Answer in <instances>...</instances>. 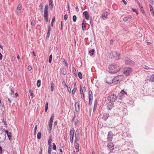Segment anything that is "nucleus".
I'll list each match as a JSON object with an SVG mask.
<instances>
[{
  "mask_svg": "<svg viewBox=\"0 0 154 154\" xmlns=\"http://www.w3.org/2000/svg\"><path fill=\"white\" fill-rule=\"evenodd\" d=\"M108 72L111 73H115L117 72L120 70L119 68H117L116 65L111 64L108 67Z\"/></svg>",
  "mask_w": 154,
  "mask_h": 154,
  "instance_id": "nucleus-1",
  "label": "nucleus"
},
{
  "mask_svg": "<svg viewBox=\"0 0 154 154\" xmlns=\"http://www.w3.org/2000/svg\"><path fill=\"white\" fill-rule=\"evenodd\" d=\"M123 78V75H119L115 76L110 82L106 81V83L109 84H111L113 83L115 84H116L119 81Z\"/></svg>",
  "mask_w": 154,
  "mask_h": 154,
  "instance_id": "nucleus-2",
  "label": "nucleus"
},
{
  "mask_svg": "<svg viewBox=\"0 0 154 154\" xmlns=\"http://www.w3.org/2000/svg\"><path fill=\"white\" fill-rule=\"evenodd\" d=\"M48 5L47 4L45 5V10L44 13V16L45 20L46 22H48Z\"/></svg>",
  "mask_w": 154,
  "mask_h": 154,
  "instance_id": "nucleus-3",
  "label": "nucleus"
},
{
  "mask_svg": "<svg viewBox=\"0 0 154 154\" xmlns=\"http://www.w3.org/2000/svg\"><path fill=\"white\" fill-rule=\"evenodd\" d=\"M4 131V129H0V142H3L5 140L6 135Z\"/></svg>",
  "mask_w": 154,
  "mask_h": 154,
  "instance_id": "nucleus-4",
  "label": "nucleus"
},
{
  "mask_svg": "<svg viewBox=\"0 0 154 154\" xmlns=\"http://www.w3.org/2000/svg\"><path fill=\"white\" fill-rule=\"evenodd\" d=\"M112 57L111 58H114L117 60H119L120 58V54L119 52H117L116 51L112 52Z\"/></svg>",
  "mask_w": 154,
  "mask_h": 154,
  "instance_id": "nucleus-5",
  "label": "nucleus"
},
{
  "mask_svg": "<svg viewBox=\"0 0 154 154\" xmlns=\"http://www.w3.org/2000/svg\"><path fill=\"white\" fill-rule=\"evenodd\" d=\"M54 115L53 114L51 116L49 122V132H51V131L53 123V122L54 118Z\"/></svg>",
  "mask_w": 154,
  "mask_h": 154,
  "instance_id": "nucleus-6",
  "label": "nucleus"
},
{
  "mask_svg": "<svg viewBox=\"0 0 154 154\" xmlns=\"http://www.w3.org/2000/svg\"><path fill=\"white\" fill-rule=\"evenodd\" d=\"M108 100L109 102H114L117 99V97L115 94H112L108 97Z\"/></svg>",
  "mask_w": 154,
  "mask_h": 154,
  "instance_id": "nucleus-7",
  "label": "nucleus"
},
{
  "mask_svg": "<svg viewBox=\"0 0 154 154\" xmlns=\"http://www.w3.org/2000/svg\"><path fill=\"white\" fill-rule=\"evenodd\" d=\"M125 63L126 64L131 65H134L135 64L134 61L131 60L128 58H126L125 60Z\"/></svg>",
  "mask_w": 154,
  "mask_h": 154,
  "instance_id": "nucleus-8",
  "label": "nucleus"
},
{
  "mask_svg": "<svg viewBox=\"0 0 154 154\" xmlns=\"http://www.w3.org/2000/svg\"><path fill=\"white\" fill-rule=\"evenodd\" d=\"M132 69L130 67L125 68L124 70V73L126 75H128L131 72Z\"/></svg>",
  "mask_w": 154,
  "mask_h": 154,
  "instance_id": "nucleus-9",
  "label": "nucleus"
},
{
  "mask_svg": "<svg viewBox=\"0 0 154 154\" xmlns=\"http://www.w3.org/2000/svg\"><path fill=\"white\" fill-rule=\"evenodd\" d=\"M80 89L81 97L82 99L84 100V94L83 92V89L82 88L81 85H80Z\"/></svg>",
  "mask_w": 154,
  "mask_h": 154,
  "instance_id": "nucleus-10",
  "label": "nucleus"
},
{
  "mask_svg": "<svg viewBox=\"0 0 154 154\" xmlns=\"http://www.w3.org/2000/svg\"><path fill=\"white\" fill-rule=\"evenodd\" d=\"M75 111L76 112H79V103L78 102H76L75 104Z\"/></svg>",
  "mask_w": 154,
  "mask_h": 154,
  "instance_id": "nucleus-11",
  "label": "nucleus"
},
{
  "mask_svg": "<svg viewBox=\"0 0 154 154\" xmlns=\"http://www.w3.org/2000/svg\"><path fill=\"white\" fill-rule=\"evenodd\" d=\"M107 147L111 151H112L114 149V146L113 144L111 143H109L107 145Z\"/></svg>",
  "mask_w": 154,
  "mask_h": 154,
  "instance_id": "nucleus-12",
  "label": "nucleus"
},
{
  "mask_svg": "<svg viewBox=\"0 0 154 154\" xmlns=\"http://www.w3.org/2000/svg\"><path fill=\"white\" fill-rule=\"evenodd\" d=\"M113 134L111 132H109L107 135V139L108 140H111L113 138Z\"/></svg>",
  "mask_w": 154,
  "mask_h": 154,
  "instance_id": "nucleus-13",
  "label": "nucleus"
},
{
  "mask_svg": "<svg viewBox=\"0 0 154 154\" xmlns=\"http://www.w3.org/2000/svg\"><path fill=\"white\" fill-rule=\"evenodd\" d=\"M113 106V104L111 102H109L107 106V109L108 110H111Z\"/></svg>",
  "mask_w": 154,
  "mask_h": 154,
  "instance_id": "nucleus-14",
  "label": "nucleus"
},
{
  "mask_svg": "<svg viewBox=\"0 0 154 154\" xmlns=\"http://www.w3.org/2000/svg\"><path fill=\"white\" fill-rule=\"evenodd\" d=\"M4 133H5V134L6 133L9 139L10 140L11 137V132H9L8 130H4Z\"/></svg>",
  "mask_w": 154,
  "mask_h": 154,
  "instance_id": "nucleus-15",
  "label": "nucleus"
},
{
  "mask_svg": "<svg viewBox=\"0 0 154 154\" xmlns=\"http://www.w3.org/2000/svg\"><path fill=\"white\" fill-rule=\"evenodd\" d=\"M83 15L85 16L86 19H88L89 18V14L87 11H85L83 13Z\"/></svg>",
  "mask_w": 154,
  "mask_h": 154,
  "instance_id": "nucleus-16",
  "label": "nucleus"
},
{
  "mask_svg": "<svg viewBox=\"0 0 154 154\" xmlns=\"http://www.w3.org/2000/svg\"><path fill=\"white\" fill-rule=\"evenodd\" d=\"M89 98V104L91 105L93 100V94H88Z\"/></svg>",
  "mask_w": 154,
  "mask_h": 154,
  "instance_id": "nucleus-17",
  "label": "nucleus"
},
{
  "mask_svg": "<svg viewBox=\"0 0 154 154\" xmlns=\"http://www.w3.org/2000/svg\"><path fill=\"white\" fill-rule=\"evenodd\" d=\"M74 130L73 129V130H71L70 131V138H73L74 136Z\"/></svg>",
  "mask_w": 154,
  "mask_h": 154,
  "instance_id": "nucleus-18",
  "label": "nucleus"
},
{
  "mask_svg": "<svg viewBox=\"0 0 154 154\" xmlns=\"http://www.w3.org/2000/svg\"><path fill=\"white\" fill-rule=\"evenodd\" d=\"M109 114L107 113H105L103 114V119L105 120H106L109 117Z\"/></svg>",
  "mask_w": 154,
  "mask_h": 154,
  "instance_id": "nucleus-19",
  "label": "nucleus"
},
{
  "mask_svg": "<svg viewBox=\"0 0 154 154\" xmlns=\"http://www.w3.org/2000/svg\"><path fill=\"white\" fill-rule=\"evenodd\" d=\"M10 90L11 91V95H13L14 93V88L12 87V86H11L10 87Z\"/></svg>",
  "mask_w": 154,
  "mask_h": 154,
  "instance_id": "nucleus-20",
  "label": "nucleus"
},
{
  "mask_svg": "<svg viewBox=\"0 0 154 154\" xmlns=\"http://www.w3.org/2000/svg\"><path fill=\"white\" fill-rule=\"evenodd\" d=\"M52 137L51 136H50L49 137L48 141V144L49 145V146H50L51 147V142L52 141Z\"/></svg>",
  "mask_w": 154,
  "mask_h": 154,
  "instance_id": "nucleus-21",
  "label": "nucleus"
},
{
  "mask_svg": "<svg viewBox=\"0 0 154 154\" xmlns=\"http://www.w3.org/2000/svg\"><path fill=\"white\" fill-rule=\"evenodd\" d=\"M61 72L64 75H65L66 74V70L65 68H63L61 70Z\"/></svg>",
  "mask_w": 154,
  "mask_h": 154,
  "instance_id": "nucleus-22",
  "label": "nucleus"
},
{
  "mask_svg": "<svg viewBox=\"0 0 154 154\" xmlns=\"http://www.w3.org/2000/svg\"><path fill=\"white\" fill-rule=\"evenodd\" d=\"M151 82H154V74H152L150 77L149 81Z\"/></svg>",
  "mask_w": 154,
  "mask_h": 154,
  "instance_id": "nucleus-23",
  "label": "nucleus"
},
{
  "mask_svg": "<svg viewBox=\"0 0 154 154\" xmlns=\"http://www.w3.org/2000/svg\"><path fill=\"white\" fill-rule=\"evenodd\" d=\"M42 133L40 132H38L37 135V137L38 139H40L41 138Z\"/></svg>",
  "mask_w": 154,
  "mask_h": 154,
  "instance_id": "nucleus-24",
  "label": "nucleus"
},
{
  "mask_svg": "<svg viewBox=\"0 0 154 154\" xmlns=\"http://www.w3.org/2000/svg\"><path fill=\"white\" fill-rule=\"evenodd\" d=\"M54 83L53 82H51V91H53L54 89Z\"/></svg>",
  "mask_w": 154,
  "mask_h": 154,
  "instance_id": "nucleus-25",
  "label": "nucleus"
},
{
  "mask_svg": "<svg viewBox=\"0 0 154 154\" xmlns=\"http://www.w3.org/2000/svg\"><path fill=\"white\" fill-rule=\"evenodd\" d=\"M73 73L74 75L76 76L77 75L75 69L74 67H72Z\"/></svg>",
  "mask_w": 154,
  "mask_h": 154,
  "instance_id": "nucleus-26",
  "label": "nucleus"
},
{
  "mask_svg": "<svg viewBox=\"0 0 154 154\" xmlns=\"http://www.w3.org/2000/svg\"><path fill=\"white\" fill-rule=\"evenodd\" d=\"M41 85V81L40 80H38L37 82V85L38 87H39Z\"/></svg>",
  "mask_w": 154,
  "mask_h": 154,
  "instance_id": "nucleus-27",
  "label": "nucleus"
},
{
  "mask_svg": "<svg viewBox=\"0 0 154 154\" xmlns=\"http://www.w3.org/2000/svg\"><path fill=\"white\" fill-rule=\"evenodd\" d=\"M43 6L42 5V4H40L39 5V10L41 12H43Z\"/></svg>",
  "mask_w": 154,
  "mask_h": 154,
  "instance_id": "nucleus-28",
  "label": "nucleus"
},
{
  "mask_svg": "<svg viewBox=\"0 0 154 154\" xmlns=\"http://www.w3.org/2000/svg\"><path fill=\"white\" fill-rule=\"evenodd\" d=\"M94 50L93 49H92L91 50H90L89 51V53H90V55L91 56H92L94 54Z\"/></svg>",
  "mask_w": 154,
  "mask_h": 154,
  "instance_id": "nucleus-29",
  "label": "nucleus"
},
{
  "mask_svg": "<svg viewBox=\"0 0 154 154\" xmlns=\"http://www.w3.org/2000/svg\"><path fill=\"white\" fill-rule=\"evenodd\" d=\"M78 75L79 77V78L80 79H82V75L81 72H79Z\"/></svg>",
  "mask_w": 154,
  "mask_h": 154,
  "instance_id": "nucleus-30",
  "label": "nucleus"
},
{
  "mask_svg": "<svg viewBox=\"0 0 154 154\" xmlns=\"http://www.w3.org/2000/svg\"><path fill=\"white\" fill-rule=\"evenodd\" d=\"M137 4L138 5L139 7V8H140L141 10H142L143 9V7L142 6V5H141L140 3L138 1L137 2Z\"/></svg>",
  "mask_w": 154,
  "mask_h": 154,
  "instance_id": "nucleus-31",
  "label": "nucleus"
},
{
  "mask_svg": "<svg viewBox=\"0 0 154 154\" xmlns=\"http://www.w3.org/2000/svg\"><path fill=\"white\" fill-rule=\"evenodd\" d=\"M52 58V55H51L49 57V60H48V62H49V63H51Z\"/></svg>",
  "mask_w": 154,
  "mask_h": 154,
  "instance_id": "nucleus-32",
  "label": "nucleus"
},
{
  "mask_svg": "<svg viewBox=\"0 0 154 154\" xmlns=\"http://www.w3.org/2000/svg\"><path fill=\"white\" fill-rule=\"evenodd\" d=\"M55 17L54 16L53 17L51 23V25L52 26H53L54 22L55 21Z\"/></svg>",
  "mask_w": 154,
  "mask_h": 154,
  "instance_id": "nucleus-33",
  "label": "nucleus"
},
{
  "mask_svg": "<svg viewBox=\"0 0 154 154\" xmlns=\"http://www.w3.org/2000/svg\"><path fill=\"white\" fill-rule=\"evenodd\" d=\"M76 87H75L73 89L72 91V94H74L76 90H77Z\"/></svg>",
  "mask_w": 154,
  "mask_h": 154,
  "instance_id": "nucleus-34",
  "label": "nucleus"
},
{
  "mask_svg": "<svg viewBox=\"0 0 154 154\" xmlns=\"http://www.w3.org/2000/svg\"><path fill=\"white\" fill-rule=\"evenodd\" d=\"M72 20L74 22L76 21L77 20V17L75 15H74L73 16Z\"/></svg>",
  "mask_w": 154,
  "mask_h": 154,
  "instance_id": "nucleus-35",
  "label": "nucleus"
},
{
  "mask_svg": "<svg viewBox=\"0 0 154 154\" xmlns=\"http://www.w3.org/2000/svg\"><path fill=\"white\" fill-rule=\"evenodd\" d=\"M22 9V5H19L17 8V10H21Z\"/></svg>",
  "mask_w": 154,
  "mask_h": 154,
  "instance_id": "nucleus-36",
  "label": "nucleus"
},
{
  "mask_svg": "<svg viewBox=\"0 0 154 154\" xmlns=\"http://www.w3.org/2000/svg\"><path fill=\"white\" fill-rule=\"evenodd\" d=\"M51 147H50V146H49V147L48 148V154H51Z\"/></svg>",
  "mask_w": 154,
  "mask_h": 154,
  "instance_id": "nucleus-37",
  "label": "nucleus"
},
{
  "mask_svg": "<svg viewBox=\"0 0 154 154\" xmlns=\"http://www.w3.org/2000/svg\"><path fill=\"white\" fill-rule=\"evenodd\" d=\"M29 92L30 93V96L32 97V98L34 97V95L32 92V91L31 90H30L29 91Z\"/></svg>",
  "mask_w": 154,
  "mask_h": 154,
  "instance_id": "nucleus-38",
  "label": "nucleus"
},
{
  "mask_svg": "<svg viewBox=\"0 0 154 154\" xmlns=\"http://www.w3.org/2000/svg\"><path fill=\"white\" fill-rule=\"evenodd\" d=\"M142 67L143 68L146 69H149V67L145 65H143L142 66Z\"/></svg>",
  "mask_w": 154,
  "mask_h": 154,
  "instance_id": "nucleus-39",
  "label": "nucleus"
},
{
  "mask_svg": "<svg viewBox=\"0 0 154 154\" xmlns=\"http://www.w3.org/2000/svg\"><path fill=\"white\" fill-rule=\"evenodd\" d=\"M132 11L134 12H135L137 14H139L138 12V11H137L135 9H134V8H132Z\"/></svg>",
  "mask_w": 154,
  "mask_h": 154,
  "instance_id": "nucleus-40",
  "label": "nucleus"
},
{
  "mask_svg": "<svg viewBox=\"0 0 154 154\" xmlns=\"http://www.w3.org/2000/svg\"><path fill=\"white\" fill-rule=\"evenodd\" d=\"M120 94L121 95L123 94L124 95V94H126V93L123 90H122L121 91L120 93Z\"/></svg>",
  "mask_w": 154,
  "mask_h": 154,
  "instance_id": "nucleus-41",
  "label": "nucleus"
},
{
  "mask_svg": "<svg viewBox=\"0 0 154 154\" xmlns=\"http://www.w3.org/2000/svg\"><path fill=\"white\" fill-rule=\"evenodd\" d=\"M63 62L64 63V64H65V65L67 67V68L68 67V64H67V62L65 60V59H63Z\"/></svg>",
  "mask_w": 154,
  "mask_h": 154,
  "instance_id": "nucleus-42",
  "label": "nucleus"
},
{
  "mask_svg": "<svg viewBox=\"0 0 154 154\" xmlns=\"http://www.w3.org/2000/svg\"><path fill=\"white\" fill-rule=\"evenodd\" d=\"M97 107V104H96L95 103L94 105V107L93 111H94L96 109Z\"/></svg>",
  "mask_w": 154,
  "mask_h": 154,
  "instance_id": "nucleus-43",
  "label": "nucleus"
},
{
  "mask_svg": "<svg viewBox=\"0 0 154 154\" xmlns=\"http://www.w3.org/2000/svg\"><path fill=\"white\" fill-rule=\"evenodd\" d=\"M53 149H54V150L56 149V145H55V143H53Z\"/></svg>",
  "mask_w": 154,
  "mask_h": 154,
  "instance_id": "nucleus-44",
  "label": "nucleus"
},
{
  "mask_svg": "<svg viewBox=\"0 0 154 154\" xmlns=\"http://www.w3.org/2000/svg\"><path fill=\"white\" fill-rule=\"evenodd\" d=\"M149 8H150V12H152V11H153V8H152V5H151L149 4Z\"/></svg>",
  "mask_w": 154,
  "mask_h": 154,
  "instance_id": "nucleus-45",
  "label": "nucleus"
},
{
  "mask_svg": "<svg viewBox=\"0 0 154 154\" xmlns=\"http://www.w3.org/2000/svg\"><path fill=\"white\" fill-rule=\"evenodd\" d=\"M68 17V15L67 14H66L64 15V19L65 20H66L67 19Z\"/></svg>",
  "mask_w": 154,
  "mask_h": 154,
  "instance_id": "nucleus-46",
  "label": "nucleus"
},
{
  "mask_svg": "<svg viewBox=\"0 0 154 154\" xmlns=\"http://www.w3.org/2000/svg\"><path fill=\"white\" fill-rule=\"evenodd\" d=\"M32 69V67L31 66L29 65L28 67V69L29 71H30Z\"/></svg>",
  "mask_w": 154,
  "mask_h": 154,
  "instance_id": "nucleus-47",
  "label": "nucleus"
},
{
  "mask_svg": "<svg viewBox=\"0 0 154 154\" xmlns=\"http://www.w3.org/2000/svg\"><path fill=\"white\" fill-rule=\"evenodd\" d=\"M101 18H102V19H104L106 17V16L105 15V14H103L102 16H101Z\"/></svg>",
  "mask_w": 154,
  "mask_h": 154,
  "instance_id": "nucleus-48",
  "label": "nucleus"
},
{
  "mask_svg": "<svg viewBox=\"0 0 154 154\" xmlns=\"http://www.w3.org/2000/svg\"><path fill=\"white\" fill-rule=\"evenodd\" d=\"M49 5L50 6V9L52 10L53 8V4H49Z\"/></svg>",
  "mask_w": 154,
  "mask_h": 154,
  "instance_id": "nucleus-49",
  "label": "nucleus"
},
{
  "mask_svg": "<svg viewBox=\"0 0 154 154\" xmlns=\"http://www.w3.org/2000/svg\"><path fill=\"white\" fill-rule=\"evenodd\" d=\"M51 26L50 25H49L48 26V32H50L51 31Z\"/></svg>",
  "mask_w": 154,
  "mask_h": 154,
  "instance_id": "nucleus-50",
  "label": "nucleus"
},
{
  "mask_svg": "<svg viewBox=\"0 0 154 154\" xmlns=\"http://www.w3.org/2000/svg\"><path fill=\"white\" fill-rule=\"evenodd\" d=\"M50 32H47V35H46V38H48L49 37V36L50 35Z\"/></svg>",
  "mask_w": 154,
  "mask_h": 154,
  "instance_id": "nucleus-51",
  "label": "nucleus"
},
{
  "mask_svg": "<svg viewBox=\"0 0 154 154\" xmlns=\"http://www.w3.org/2000/svg\"><path fill=\"white\" fill-rule=\"evenodd\" d=\"M35 24V22L34 20H32L31 22V24L32 25L34 26Z\"/></svg>",
  "mask_w": 154,
  "mask_h": 154,
  "instance_id": "nucleus-52",
  "label": "nucleus"
},
{
  "mask_svg": "<svg viewBox=\"0 0 154 154\" xmlns=\"http://www.w3.org/2000/svg\"><path fill=\"white\" fill-rule=\"evenodd\" d=\"M42 147H41L40 148V151L39 152V154H42Z\"/></svg>",
  "mask_w": 154,
  "mask_h": 154,
  "instance_id": "nucleus-53",
  "label": "nucleus"
},
{
  "mask_svg": "<svg viewBox=\"0 0 154 154\" xmlns=\"http://www.w3.org/2000/svg\"><path fill=\"white\" fill-rule=\"evenodd\" d=\"M86 23V21L84 19H83V20H82V24H85V25Z\"/></svg>",
  "mask_w": 154,
  "mask_h": 154,
  "instance_id": "nucleus-54",
  "label": "nucleus"
},
{
  "mask_svg": "<svg viewBox=\"0 0 154 154\" xmlns=\"http://www.w3.org/2000/svg\"><path fill=\"white\" fill-rule=\"evenodd\" d=\"M85 27V24H82V29L83 30H84V31L85 30V29H84V28Z\"/></svg>",
  "mask_w": 154,
  "mask_h": 154,
  "instance_id": "nucleus-55",
  "label": "nucleus"
},
{
  "mask_svg": "<svg viewBox=\"0 0 154 154\" xmlns=\"http://www.w3.org/2000/svg\"><path fill=\"white\" fill-rule=\"evenodd\" d=\"M123 20L124 21L126 22L128 20V19L126 17L123 18Z\"/></svg>",
  "mask_w": 154,
  "mask_h": 154,
  "instance_id": "nucleus-56",
  "label": "nucleus"
},
{
  "mask_svg": "<svg viewBox=\"0 0 154 154\" xmlns=\"http://www.w3.org/2000/svg\"><path fill=\"white\" fill-rule=\"evenodd\" d=\"M67 90L69 92L71 93V88L70 87H68V88H67Z\"/></svg>",
  "mask_w": 154,
  "mask_h": 154,
  "instance_id": "nucleus-57",
  "label": "nucleus"
},
{
  "mask_svg": "<svg viewBox=\"0 0 154 154\" xmlns=\"http://www.w3.org/2000/svg\"><path fill=\"white\" fill-rule=\"evenodd\" d=\"M77 145H78L77 147V148H76V152H78L79 151V144L78 143L77 144Z\"/></svg>",
  "mask_w": 154,
  "mask_h": 154,
  "instance_id": "nucleus-58",
  "label": "nucleus"
},
{
  "mask_svg": "<svg viewBox=\"0 0 154 154\" xmlns=\"http://www.w3.org/2000/svg\"><path fill=\"white\" fill-rule=\"evenodd\" d=\"M37 125H36L35 126V128H34V130H35V133H36V130H37Z\"/></svg>",
  "mask_w": 154,
  "mask_h": 154,
  "instance_id": "nucleus-59",
  "label": "nucleus"
},
{
  "mask_svg": "<svg viewBox=\"0 0 154 154\" xmlns=\"http://www.w3.org/2000/svg\"><path fill=\"white\" fill-rule=\"evenodd\" d=\"M63 29V22L61 21V24H60V29L61 30H62Z\"/></svg>",
  "mask_w": 154,
  "mask_h": 154,
  "instance_id": "nucleus-60",
  "label": "nucleus"
},
{
  "mask_svg": "<svg viewBox=\"0 0 154 154\" xmlns=\"http://www.w3.org/2000/svg\"><path fill=\"white\" fill-rule=\"evenodd\" d=\"M75 115L74 114V116L73 117L72 119V122H73L74 121V119H75Z\"/></svg>",
  "mask_w": 154,
  "mask_h": 154,
  "instance_id": "nucleus-61",
  "label": "nucleus"
},
{
  "mask_svg": "<svg viewBox=\"0 0 154 154\" xmlns=\"http://www.w3.org/2000/svg\"><path fill=\"white\" fill-rule=\"evenodd\" d=\"M126 17L128 19H130L132 18L131 16L130 15Z\"/></svg>",
  "mask_w": 154,
  "mask_h": 154,
  "instance_id": "nucleus-62",
  "label": "nucleus"
},
{
  "mask_svg": "<svg viewBox=\"0 0 154 154\" xmlns=\"http://www.w3.org/2000/svg\"><path fill=\"white\" fill-rule=\"evenodd\" d=\"M88 94H93L91 90H89L88 92Z\"/></svg>",
  "mask_w": 154,
  "mask_h": 154,
  "instance_id": "nucleus-63",
  "label": "nucleus"
},
{
  "mask_svg": "<svg viewBox=\"0 0 154 154\" xmlns=\"http://www.w3.org/2000/svg\"><path fill=\"white\" fill-rule=\"evenodd\" d=\"M148 1L151 3L154 2V0H148Z\"/></svg>",
  "mask_w": 154,
  "mask_h": 154,
  "instance_id": "nucleus-64",
  "label": "nucleus"
}]
</instances>
